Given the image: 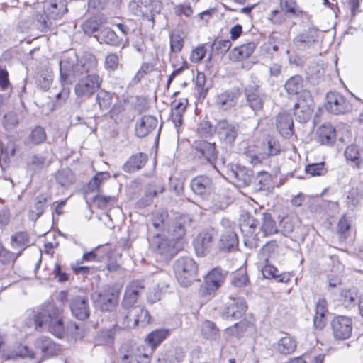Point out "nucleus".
<instances>
[{"label":"nucleus","mask_w":363,"mask_h":363,"mask_svg":"<svg viewBox=\"0 0 363 363\" xmlns=\"http://www.w3.org/2000/svg\"><path fill=\"white\" fill-rule=\"evenodd\" d=\"M26 324L36 330L48 329L57 337H60L65 330L62 310L53 301L47 302L36 309L26 311Z\"/></svg>","instance_id":"obj_1"},{"label":"nucleus","mask_w":363,"mask_h":363,"mask_svg":"<svg viewBox=\"0 0 363 363\" xmlns=\"http://www.w3.org/2000/svg\"><path fill=\"white\" fill-rule=\"evenodd\" d=\"M174 271L179 284L186 287L196 281L198 267L192 258L182 257L175 261Z\"/></svg>","instance_id":"obj_2"},{"label":"nucleus","mask_w":363,"mask_h":363,"mask_svg":"<svg viewBox=\"0 0 363 363\" xmlns=\"http://www.w3.org/2000/svg\"><path fill=\"white\" fill-rule=\"evenodd\" d=\"M218 154L215 143L198 140L192 145L193 159L199 164L214 166L218 159Z\"/></svg>","instance_id":"obj_3"},{"label":"nucleus","mask_w":363,"mask_h":363,"mask_svg":"<svg viewBox=\"0 0 363 363\" xmlns=\"http://www.w3.org/2000/svg\"><path fill=\"white\" fill-rule=\"evenodd\" d=\"M259 225V219L249 213L240 217V228L243 233L244 243L250 249H256L259 246V236L256 233Z\"/></svg>","instance_id":"obj_4"},{"label":"nucleus","mask_w":363,"mask_h":363,"mask_svg":"<svg viewBox=\"0 0 363 363\" xmlns=\"http://www.w3.org/2000/svg\"><path fill=\"white\" fill-rule=\"evenodd\" d=\"M60 81L63 84H71L72 78L79 77L78 56L71 50L63 54L59 62Z\"/></svg>","instance_id":"obj_5"},{"label":"nucleus","mask_w":363,"mask_h":363,"mask_svg":"<svg viewBox=\"0 0 363 363\" xmlns=\"http://www.w3.org/2000/svg\"><path fill=\"white\" fill-rule=\"evenodd\" d=\"M150 247L164 262L172 259L178 252L175 247V240L169 239L164 234L155 235L150 240Z\"/></svg>","instance_id":"obj_6"},{"label":"nucleus","mask_w":363,"mask_h":363,"mask_svg":"<svg viewBox=\"0 0 363 363\" xmlns=\"http://www.w3.org/2000/svg\"><path fill=\"white\" fill-rule=\"evenodd\" d=\"M103 79L96 73L86 74L74 85V91L78 98L90 99L101 87Z\"/></svg>","instance_id":"obj_7"},{"label":"nucleus","mask_w":363,"mask_h":363,"mask_svg":"<svg viewBox=\"0 0 363 363\" xmlns=\"http://www.w3.org/2000/svg\"><path fill=\"white\" fill-rule=\"evenodd\" d=\"M91 297L96 307L102 311H111L118 304L119 292L111 286H106Z\"/></svg>","instance_id":"obj_8"},{"label":"nucleus","mask_w":363,"mask_h":363,"mask_svg":"<svg viewBox=\"0 0 363 363\" xmlns=\"http://www.w3.org/2000/svg\"><path fill=\"white\" fill-rule=\"evenodd\" d=\"M66 0H48L43 6V14H37V23H47L50 20L60 19L67 11Z\"/></svg>","instance_id":"obj_9"},{"label":"nucleus","mask_w":363,"mask_h":363,"mask_svg":"<svg viewBox=\"0 0 363 363\" xmlns=\"http://www.w3.org/2000/svg\"><path fill=\"white\" fill-rule=\"evenodd\" d=\"M238 132V125L227 119L218 120L214 126V133L217 135L219 140L230 147L235 144Z\"/></svg>","instance_id":"obj_10"},{"label":"nucleus","mask_w":363,"mask_h":363,"mask_svg":"<svg viewBox=\"0 0 363 363\" xmlns=\"http://www.w3.org/2000/svg\"><path fill=\"white\" fill-rule=\"evenodd\" d=\"M325 99V109L335 115L344 114L352 108L350 101L336 91L328 92Z\"/></svg>","instance_id":"obj_11"},{"label":"nucleus","mask_w":363,"mask_h":363,"mask_svg":"<svg viewBox=\"0 0 363 363\" xmlns=\"http://www.w3.org/2000/svg\"><path fill=\"white\" fill-rule=\"evenodd\" d=\"M226 168V174L235 180L238 186L247 187L252 184L254 179V173L252 169L233 163L228 164Z\"/></svg>","instance_id":"obj_12"},{"label":"nucleus","mask_w":363,"mask_h":363,"mask_svg":"<svg viewBox=\"0 0 363 363\" xmlns=\"http://www.w3.org/2000/svg\"><path fill=\"white\" fill-rule=\"evenodd\" d=\"M332 333L336 340L350 337L352 332V320L345 315H337L330 322Z\"/></svg>","instance_id":"obj_13"},{"label":"nucleus","mask_w":363,"mask_h":363,"mask_svg":"<svg viewBox=\"0 0 363 363\" xmlns=\"http://www.w3.org/2000/svg\"><path fill=\"white\" fill-rule=\"evenodd\" d=\"M216 235L217 231L213 228L204 230L198 234L193 242L198 256L205 257L210 252L213 246V240Z\"/></svg>","instance_id":"obj_14"},{"label":"nucleus","mask_w":363,"mask_h":363,"mask_svg":"<svg viewBox=\"0 0 363 363\" xmlns=\"http://www.w3.org/2000/svg\"><path fill=\"white\" fill-rule=\"evenodd\" d=\"M244 95L248 106L255 113L263 109L267 99V94L262 91L259 85H248L244 89Z\"/></svg>","instance_id":"obj_15"},{"label":"nucleus","mask_w":363,"mask_h":363,"mask_svg":"<svg viewBox=\"0 0 363 363\" xmlns=\"http://www.w3.org/2000/svg\"><path fill=\"white\" fill-rule=\"evenodd\" d=\"M145 286L143 281L134 280L126 287L123 299L122 301L123 309H130L135 308L138 297L144 290Z\"/></svg>","instance_id":"obj_16"},{"label":"nucleus","mask_w":363,"mask_h":363,"mask_svg":"<svg viewBox=\"0 0 363 363\" xmlns=\"http://www.w3.org/2000/svg\"><path fill=\"white\" fill-rule=\"evenodd\" d=\"M69 308L72 315L80 320H84L90 315L89 300L86 296H74L69 300Z\"/></svg>","instance_id":"obj_17"},{"label":"nucleus","mask_w":363,"mask_h":363,"mask_svg":"<svg viewBox=\"0 0 363 363\" xmlns=\"http://www.w3.org/2000/svg\"><path fill=\"white\" fill-rule=\"evenodd\" d=\"M191 191L201 197H207L213 190V182L212 179L204 174L198 175L194 177L190 182Z\"/></svg>","instance_id":"obj_18"},{"label":"nucleus","mask_w":363,"mask_h":363,"mask_svg":"<svg viewBox=\"0 0 363 363\" xmlns=\"http://www.w3.org/2000/svg\"><path fill=\"white\" fill-rule=\"evenodd\" d=\"M247 308L246 302L242 298H232L223 308L221 316L224 319H238L245 313Z\"/></svg>","instance_id":"obj_19"},{"label":"nucleus","mask_w":363,"mask_h":363,"mask_svg":"<svg viewBox=\"0 0 363 363\" xmlns=\"http://www.w3.org/2000/svg\"><path fill=\"white\" fill-rule=\"evenodd\" d=\"M320 31L315 27H310L308 30L298 33L294 39V44L299 50H306L318 42Z\"/></svg>","instance_id":"obj_20"},{"label":"nucleus","mask_w":363,"mask_h":363,"mask_svg":"<svg viewBox=\"0 0 363 363\" xmlns=\"http://www.w3.org/2000/svg\"><path fill=\"white\" fill-rule=\"evenodd\" d=\"M240 93L235 90H225L216 96V106L221 111H228L238 103Z\"/></svg>","instance_id":"obj_21"},{"label":"nucleus","mask_w":363,"mask_h":363,"mask_svg":"<svg viewBox=\"0 0 363 363\" xmlns=\"http://www.w3.org/2000/svg\"><path fill=\"white\" fill-rule=\"evenodd\" d=\"M227 272L220 268L213 269L205 277V289L211 294L216 291L224 282Z\"/></svg>","instance_id":"obj_22"},{"label":"nucleus","mask_w":363,"mask_h":363,"mask_svg":"<svg viewBox=\"0 0 363 363\" xmlns=\"http://www.w3.org/2000/svg\"><path fill=\"white\" fill-rule=\"evenodd\" d=\"M238 237L235 230H225L222 233L217 247L223 252H231L238 250Z\"/></svg>","instance_id":"obj_23"},{"label":"nucleus","mask_w":363,"mask_h":363,"mask_svg":"<svg viewBox=\"0 0 363 363\" xmlns=\"http://www.w3.org/2000/svg\"><path fill=\"white\" fill-rule=\"evenodd\" d=\"M157 119L151 115H145L138 119L135 125L137 137L143 138L154 131L157 126Z\"/></svg>","instance_id":"obj_24"},{"label":"nucleus","mask_w":363,"mask_h":363,"mask_svg":"<svg viewBox=\"0 0 363 363\" xmlns=\"http://www.w3.org/2000/svg\"><path fill=\"white\" fill-rule=\"evenodd\" d=\"M276 126L280 135L285 138H291L294 133V120L288 112H281L276 116Z\"/></svg>","instance_id":"obj_25"},{"label":"nucleus","mask_w":363,"mask_h":363,"mask_svg":"<svg viewBox=\"0 0 363 363\" xmlns=\"http://www.w3.org/2000/svg\"><path fill=\"white\" fill-rule=\"evenodd\" d=\"M36 349L40 350L45 357L57 355L60 352V347L48 337H40L35 342Z\"/></svg>","instance_id":"obj_26"},{"label":"nucleus","mask_w":363,"mask_h":363,"mask_svg":"<svg viewBox=\"0 0 363 363\" xmlns=\"http://www.w3.org/2000/svg\"><path fill=\"white\" fill-rule=\"evenodd\" d=\"M317 141L321 145L332 146L336 140L335 128L328 123L322 125L316 131Z\"/></svg>","instance_id":"obj_27"},{"label":"nucleus","mask_w":363,"mask_h":363,"mask_svg":"<svg viewBox=\"0 0 363 363\" xmlns=\"http://www.w3.org/2000/svg\"><path fill=\"white\" fill-rule=\"evenodd\" d=\"M191 218L189 214H183L177 217L172 227L173 240L181 239L186 233V228L190 226Z\"/></svg>","instance_id":"obj_28"},{"label":"nucleus","mask_w":363,"mask_h":363,"mask_svg":"<svg viewBox=\"0 0 363 363\" xmlns=\"http://www.w3.org/2000/svg\"><path fill=\"white\" fill-rule=\"evenodd\" d=\"M148 160L147 154L138 152L131 155L123 166V169L127 173H132L142 169Z\"/></svg>","instance_id":"obj_29"},{"label":"nucleus","mask_w":363,"mask_h":363,"mask_svg":"<svg viewBox=\"0 0 363 363\" xmlns=\"http://www.w3.org/2000/svg\"><path fill=\"white\" fill-rule=\"evenodd\" d=\"M98 67V61L91 52H85L82 57L78 58L79 77L84 74H89L94 72Z\"/></svg>","instance_id":"obj_30"},{"label":"nucleus","mask_w":363,"mask_h":363,"mask_svg":"<svg viewBox=\"0 0 363 363\" xmlns=\"http://www.w3.org/2000/svg\"><path fill=\"white\" fill-rule=\"evenodd\" d=\"M256 48L254 42H249L240 46L234 48L229 54V57L233 61H241L250 57Z\"/></svg>","instance_id":"obj_31"},{"label":"nucleus","mask_w":363,"mask_h":363,"mask_svg":"<svg viewBox=\"0 0 363 363\" xmlns=\"http://www.w3.org/2000/svg\"><path fill=\"white\" fill-rule=\"evenodd\" d=\"M46 140L47 134L44 128L36 125L31 129L23 143L28 147H35L43 144Z\"/></svg>","instance_id":"obj_32"},{"label":"nucleus","mask_w":363,"mask_h":363,"mask_svg":"<svg viewBox=\"0 0 363 363\" xmlns=\"http://www.w3.org/2000/svg\"><path fill=\"white\" fill-rule=\"evenodd\" d=\"M186 33L182 28H177L169 33L170 53H179L184 47Z\"/></svg>","instance_id":"obj_33"},{"label":"nucleus","mask_w":363,"mask_h":363,"mask_svg":"<svg viewBox=\"0 0 363 363\" xmlns=\"http://www.w3.org/2000/svg\"><path fill=\"white\" fill-rule=\"evenodd\" d=\"M275 349L280 354H290L296 349V341L287 334L278 340Z\"/></svg>","instance_id":"obj_34"},{"label":"nucleus","mask_w":363,"mask_h":363,"mask_svg":"<svg viewBox=\"0 0 363 363\" xmlns=\"http://www.w3.org/2000/svg\"><path fill=\"white\" fill-rule=\"evenodd\" d=\"M262 274L266 279H274L278 282L287 283L291 279L289 273H279V270L274 266L270 264L265 265L262 269Z\"/></svg>","instance_id":"obj_35"},{"label":"nucleus","mask_w":363,"mask_h":363,"mask_svg":"<svg viewBox=\"0 0 363 363\" xmlns=\"http://www.w3.org/2000/svg\"><path fill=\"white\" fill-rule=\"evenodd\" d=\"M150 0H132L129 4L130 11L136 16H147L149 19L148 13L150 9Z\"/></svg>","instance_id":"obj_36"},{"label":"nucleus","mask_w":363,"mask_h":363,"mask_svg":"<svg viewBox=\"0 0 363 363\" xmlns=\"http://www.w3.org/2000/svg\"><path fill=\"white\" fill-rule=\"evenodd\" d=\"M130 315L133 316V328L138 325L139 323H140L141 326L144 327L149 324L150 322V315L148 311L140 306H137L135 308H132Z\"/></svg>","instance_id":"obj_37"},{"label":"nucleus","mask_w":363,"mask_h":363,"mask_svg":"<svg viewBox=\"0 0 363 363\" xmlns=\"http://www.w3.org/2000/svg\"><path fill=\"white\" fill-rule=\"evenodd\" d=\"M243 155L246 160L253 166H257L263 162L265 155L260 152L258 147L253 145L247 146L243 150Z\"/></svg>","instance_id":"obj_38"},{"label":"nucleus","mask_w":363,"mask_h":363,"mask_svg":"<svg viewBox=\"0 0 363 363\" xmlns=\"http://www.w3.org/2000/svg\"><path fill=\"white\" fill-rule=\"evenodd\" d=\"M253 181L256 191H269L272 188V177L267 172H259Z\"/></svg>","instance_id":"obj_39"},{"label":"nucleus","mask_w":363,"mask_h":363,"mask_svg":"<svg viewBox=\"0 0 363 363\" xmlns=\"http://www.w3.org/2000/svg\"><path fill=\"white\" fill-rule=\"evenodd\" d=\"M357 292L355 289H343L340 294L339 301L346 308H352L357 304Z\"/></svg>","instance_id":"obj_40"},{"label":"nucleus","mask_w":363,"mask_h":363,"mask_svg":"<svg viewBox=\"0 0 363 363\" xmlns=\"http://www.w3.org/2000/svg\"><path fill=\"white\" fill-rule=\"evenodd\" d=\"M303 87V79L301 75L296 74L286 80L284 88L289 95H297Z\"/></svg>","instance_id":"obj_41"},{"label":"nucleus","mask_w":363,"mask_h":363,"mask_svg":"<svg viewBox=\"0 0 363 363\" xmlns=\"http://www.w3.org/2000/svg\"><path fill=\"white\" fill-rule=\"evenodd\" d=\"M260 216L262 221L260 230L263 232L264 235H270L279 233V230L271 213L264 212L260 214Z\"/></svg>","instance_id":"obj_42"},{"label":"nucleus","mask_w":363,"mask_h":363,"mask_svg":"<svg viewBox=\"0 0 363 363\" xmlns=\"http://www.w3.org/2000/svg\"><path fill=\"white\" fill-rule=\"evenodd\" d=\"M300 108L313 113L314 101L309 91H304L298 97L297 102L294 105V109Z\"/></svg>","instance_id":"obj_43"},{"label":"nucleus","mask_w":363,"mask_h":363,"mask_svg":"<svg viewBox=\"0 0 363 363\" xmlns=\"http://www.w3.org/2000/svg\"><path fill=\"white\" fill-rule=\"evenodd\" d=\"M113 94L106 91L105 89H100L96 95V104L99 106L101 111L108 110L112 104Z\"/></svg>","instance_id":"obj_44"},{"label":"nucleus","mask_w":363,"mask_h":363,"mask_svg":"<svg viewBox=\"0 0 363 363\" xmlns=\"http://www.w3.org/2000/svg\"><path fill=\"white\" fill-rule=\"evenodd\" d=\"M201 333L207 340H217L220 337L219 329L213 322L210 320H206L202 323Z\"/></svg>","instance_id":"obj_45"},{"label":"nucleus","mask_w":363,"mask_h":363,"mask_svg":"<svg viewBox=\"0 0 363 363\" xmlns=\"http://www.w3.org/2000/svg\"><path fill=\"white\" fill-rule=\"evenodd\" d=\"M169 334V330L164 328L157 329L149 333L146 341L152 348H155L168 337Z\"/></svg>","instance_id":"obj_46"},{"label":"nucleus","mask_w":363,"mask_h":363,"mask_svg":"<svg viewBox=\"0 0 363 363\" xmlns=\"http://www.w3.org/2000/svg\"><path fill=\"white\" fill-rule=\"evenodd\" d=\"M47 198L40 195L35 198V203L29 211V218L31 220L36 221L44 213L46 208Z\"/></svg>","instance_id":"obj_47"},{"label":"nucleus","mask_w":363,"mask_h":363,"mask_svg":"<svg viewBox=\"0 0 363 363\" xmlns=\"http://www.w3.org/2000/svg\"><path fill=\"white\" fill-rule=\"evenodd\" d=\"M11 241L12 247H20L19 252H22L29 245L30 236L27 232H17L11 236Z\"/></svg>","instance_id":"obj_48"},{"label":"nucleus","mask_w":363,"mask_h":363,"mask_svg":"<svg viewBox=\"0 0 363 363\" xmlns=\"http://www.w3.org/2000/svg\"><path fill=\"white\" fill-rule=\"evenodd\" d=\"M280 5L283 10L294 16H301L303 21L308 19V13L300 10L294 0H280Z\"/></svg>","instance_id":"obj_49"},{"label":"nucleus","mask_w":363,"mask_h":363,"mask_svg":"<svg viewBox=\"0 0 363 363\" xmlns=\"http://www.w3.org/2000/svg\"><path fill=\"white\" fill-rule=\"evenodd\" d=\"M55 179L62 186H68L74 182V177L70 169L64 168L57 172Z\"/></svg>","instance_id":"obj_50"},{"label":"nucleus","mask_w":363,"mask_h":363,"mask_svg":"<svg viewBox=\"0 0 363 363\" xmlns=\"http://www.w3.org/2000/svg\"><path fill=\"white\" fill-rule=\"evenodd\" d=\"M123 311L119 312L116 317V324L122 329L133 328V316L130 315V309H123Z\"/></svg>","instance_id":"obj_51"},{"label":"nucleus","mask_w":363,"mask_h":363,"mask_svg":"<svg viewBox=\"0 0 363 363\" xmlns=\"http://www.w3.org/2000/svg\"><path fill=\"white\" fill-rule=\"evenodd\" d=\"M231 47V42L230 40H218L216 39L211 44V52L210 53V58L212 55H224L227 52Z\"/></svg>","instance_id":"obj_52"},{"label":"nucleus","mask_w":363,"mask_h":363,"mask_svg":"<svg viewBox=\"0 0 363 363\" xmlns=\"http://www.w3.org/2000/svg\"><path fill=\"white\" fill-rule=\"evenodd\" d=\"M110 178V174L107 172H98L89 182L88 189L91 191H101L100 187L104 182Z\"/></svg>","instance_id":"obj_53"},{"label":"nucleus","mask_w":363,"mask_h":363,"mask_svg":"<svg viewBox=\"0 0 363 363\" xmlns=\"http://www.w3.org/2000/svg\"><path fill=\"white\" fill-rule=\"evenodd\" d=\"M345 156L347 160L353 162L358 168H359L363 163V159L360 157L359 148L355 145H351L347 147L345 151Z\"/></svg>","instance_id":"obj_54"},{"label":"nucleus","mask_w":363,"mask_h":363,"mask_svg":"<svg viewBox=\"0 0 363 363\" xmlns=\"http://www.w3.org/2000/svg\"><path fill=\"white\" fill-rule=\"evenodd\" d=\"M96 38L99 41L101 40V43L104 42L111 45H117L118 43V36L116 33L109 28L101 30Z\"/></svg>","instance_id":"obj_55"},{"label":"nucleus","mask_w":363,"mask_h":363,"mask_svg":"<svg viewBox=\"0 0 363 363\" xmlns=\"http://www.w3.org/2000/svg\"><path fill=\"white\" fill-rule=\"evenodd\" d=\"M347 199L348 203L353 206L358 205L360 200L363 199V184H361L355 187H352L348 192Z\"/></svg>","instance_id":"obj_56"},{"label":"nucleus","mask_w":363,"mask_h":363,"mask_svg":"<svg viewBox=\"0 0 363 363\" xmlns=\"http://www.w3.org/2000/svg\"><path fill=\"white\" fill-rule=\"evenodd\" d=\"M306 173L311 177H320L325 175L328 169L325 167L324 162L319 163H311L306 166Z\"/></svg>","instance_id":"obj_57"},{"label":"nucleus","mask_w":363,"mask_h":363,"mask_svg":"<svg viewBox=\"0 0 363 363\" xmlns=\"http://www.w3.org/2000/svg\"><path fill=\"white\" fill-rule=\"evenodd\" d=\"M249 327V323L246 321H240L234 324L232 327H229L225 330L227 334L234 336L237 338H240L243 336L244 333L247 331Z\"/></svg>","instance_id":"obj_58"},{"label":"nucleus","mask_w":363,"mask_h":363,"mask_svg":"<svg viewBox=\"0 0 363 363\" xmlns=\"http://www.w3.org/2000/svg\"><path fill=\"white\" fill-rule=\"evenodd\" d=\"M281 146L278 140L273 137H268L266 140V157L275 156L280 153Z\"/></svg>","instance_id":"obj_59"},{"label":"nucleus","mask_w":363,"mask_h":363,"mask_svg":"<svg viewBox=\"0 0 363 363\" xmlns=\"http://www.w3.org/2000/svg\"><path fill=\"white\" fill-rule=\"evenodd\" d=\"M250 283L249 277L245 271L241 270L233 275L231 279L233 286L237 288H242Z\"/></svg>","instance_id":"obj_60"},{"label":"nucleus","mask_w":363,"mask_h":363,"mask_svg":"<svg viewBox=\"0 0 363 363\" xmlns=\"http://www.w3.org/2000/svg\"><path fill=\"white\" fill-rule=\"evenodd\" d=\"M21 255V252L14 253L3 247L0 252V263L2 264H13Z\"/></svg>","instance_id":"obj_61"},{"label":"nucleus","mask_w":363,"mask_h":363,"mask_svg":"<svg viewBox=\"0 0 363 363\" xmlns=\"http://www.w3.org/2000/svg\"><path fill=\"white\" fill-rule=\"evenodd\" d=\"M196 89L200 97L204 98L208 92V88H205L206 76L202 72H198L196 78Z\"/></svg>","instance_id":"obj_62"},{"label":"nucleus","mask_w":363,"mask_h":363,"mask_svg":"<svg viewBox=\"0 0 363 363\" xmlns=\"http://www.w3.org/2000/svg\"><path fill=\"white\" fill-rule=\"evenodd\" d=\"M337 229L341 238L346 239L348 237L350 223L345 215L342 216L340 218L337 223Z\"/></svg>","instance_id":"obj_63"},{"label":"nucleus","mask_w":363,"mask_h":363,"mask_svg":"<svg viewBox=\"0 0 363 363\" xmlns=\"http://www.w3.org/2000/svg\"><path fill=\"white\" fill-rule=\"evenodd\" d=\"M120 66L118 57L116 54L108 55L104 61V68L108 72H114Z\"/></svg>","instance_id":"obj_64"}]
</instances>
